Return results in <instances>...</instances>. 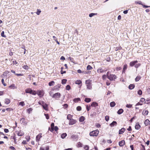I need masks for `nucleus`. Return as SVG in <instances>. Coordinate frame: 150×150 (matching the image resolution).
<instances>
[{
  "mask_svg": "<svg viewBox=\"0 0 150 150\" xmlns=\"http://www.w3.org/2000/svg\"><path fill=\"white\" fill-rule=\"evenodd\" d=\"M85 83L87 87V88L89 89H92L91 81L90 79H88L86 81Z\"/></svg>",
  "mask_w": 150,
  "mask_h": 150,
  "instance_id": "1",
  "label": "nucleus"
},
{
  "mask_svg": "<svg viewBox=\"0 0 150 150\" xmlns=\"http://www.w3.org/2000/svg\"><path fill=\"white\" fill-rule=\"evenodd\" d=\"M99 131L98 129L91 132L89 134L91 136H96L99 133Z\"/></svg>",
  "mask_w": 150,
  "mask_h": 150,
  "instance_id": "2",
  "label": "nucleus"
},
{
  "mask_svg": "<svg viewBox=\"0 0 150 150\" xmlns=\"http://www.w3.org/2000/svg\"><path fill=\"white\" fill-rule=\"evenodd\" d=\"M110 81L115 80L117 78L115 74H110L109 76H108V78Z\"/></svg>",
  "mask_w": 150,
  "mask_h": 150,
  "instance_id": "3",
  "label": "nucleus"
},
{
  "mask_svg": "<svg viewBox=\"0 0 150 150\" xmlns=\"http://www.w3.org/2000/svg\"><path fill=\"white\" fill-rule=\"evenodd\" d=\"M60 96L61 94L59 93H57L54 94L52 96V97L57 100L60 98Z\"/></svg>",
  "mask_w": 150,
  "mask_h": 150,
  "instance_id": "4",
  "label": "nucleus"
},
{
  "mask_svg": "<svg viewBox=\"0 0 150 150\" xmlns=\"http://www.w3.org/2000/svg\"><path fill=\"white\" fill-rule=\"evenodd\" d=\"M42 106L43 108L45 110H48V105L43 101H42Z\"/></svg>",
  "mask_w": 150,
  "mask_h": 150,
  "instance_id": "5",
  "label": "nucleus"
},
{
  "mask_svg": "<svg viewBox=\"0 0 150 150\" xmlns=\"http://www.w3.org/2000/svg\"><path fill=\"white\" fill-rule=\"evenodd\" d=\"M138 62L137 60H135L129 63V65L131 67H133L135 65V64Z\"/></svg>",
  "mask_w": 150,
  "mask_h": 150,
  "instance_id": "6",
  "label": "nucleus"
},
{
  "mask_svg": "<svg viewBox=\"0 0 150 150\" xmlns=\"http://www.w3.org/2000/svg\"><path fill=\"white\" fill-rule=\"evenodd\" d=\"M76 122V120H74L72 119L71 120H69V125H73L75 124Z\"/></svg>",
  "mask_w": 150,
  "mask_h": 150,
  "instance_id": "7",
  "label": "nucleus"
},
{
  "mask_svg": "<svg viewBox=\"0 0 150 150\" xmlns=\"http://www.w3.org/2000/svg\"><path fill=\"white\" fill-rule=\"evenodd\" d=\"M42 134H40L37 136L36 137V140L37 142H39L40 139L42 137Z\"/></svg>",
  "mask_w": 150,
  "mask_h": 150,
  "instance_id": "8",
  "label": "nucleus"
},
{
  "mask_svg": "<svg viewBox=\"0 0 150 150\" xmlns=\"http://www.w3.org/2000/svg\"><path fill=\"white\" fill-rule=\"evenodd\" d=\"M125 144V141L123 140L120 141L119 142V145L120 146H122Z\"/></svg>",
  "mask_w": 150,
  "mask_h": 150,
  "instance_id": "9",
  "label": "nucleus"
},
{
  "mask_svg": "<svg viewBox=\"0 0 150 150\" xmlns=\"http://www.w3.org/2000/svg\"><path fill=\"white\" fill-rule=\"evenodd\" d=\"M98 103L97 102H93V103H92L91 104V106L94 107H95L96 106H98Z\"/></svg>",
  "mask_w": 150,
  "mask_h": 150,
  "instance_id": "10",
  "label": "nucleus"
},
{
  "mask_svg": "<svg viewBox=\"0 0 150 150\" xmlns=\"http://www.w3.org/2000/svg\"><path fill=\"white\" fill-rule=\"evenodd\" d=\"M148 110H144L142 114L143 115H148Z\"/></svg>",
  "mask_w": 150,
  "mask_h": 150,
  "instance_id": "11",
  "label": "nucleus"
},
{
  "mask_svg": "<svg viewBox=\"0 0 150 150\" xmlns=\"http://www.w3.org/2000/svg\"><path fill=\"white\" fill-rule=\"evenodd\" d=\"M24 134L23 132L21 131H20L18 132L17 133V135L19 136H21L24 135Z\"/></svg>",
  "mask_w": 150,
  "mask_h": 150,
  "instance_id": "12",
  "label": "nucleus"
},
{
  "mask_svg": "<svg viewBox=\"0 0 150 150\" xmlns=\"http://www.w3.org/2000/svg\"><path fill=\"white\" fill-rule=\"evenodd\" d=\"M125 129L124 128H122L121 129L119 130V134H121L124 133L125 130Z\"/></svg>",
  "mask_w": 150,
  "mask_h": 150,
  "instance_id": "13",
  "label": "nucleus"
},
{
  "mask_svg": "<svg viewBox=\"0 0 150 150\" xmlns=\"http://www.w3.org/2000/svg\"><path fill=\"white\" fill-rule=\"evenodd\" d=\"M32 91H33L30 88L26 89L25 90V92L27 93H30V94L31 93Z\"/></svg>",
  "mask_w": 150,
  "mask_h": 150,
  "instance_id": "14",
  "label": "nucleus"
},
{
  "mask_svg": "<svg viewBox=\"0 0 150 150\" xmlns=\"http://www.w3.org/2000/svg\"><path fill=\"white\" fill-rule=\"evenodd\" d=\"M98 73H101L104 71V70L101 68H99L98 69L97 71Z\"/></svg>",
  "mask_w": 150,
  "mask_h": 150,
  "instance_id": "15",
  "label": "nucleus"
},
{
  "mask_svg": "<svg viewBox=\"0 0 150 150\" xmlns=\"http://www.w3.org/2000/svg\"><path fill=\"white\" fill-rule=\"evenodd\" d=\"M141 126L138 123H137L135 126V128L137 129H139L140 128Z\"/></svg>",
  "mask_w": 150,
  "mask_h": 150,
  "instance_id": "16",
  "label": "nucleus"
},
{
  "mask_svg": "<svg viewBox=\"0 0 150 150\" xmlns=\"http://www.w3.org/2000/svg\"><path fill=\"white\" fill-rule=\"evenodd\" d=\"M37 94L40 97H41V96H43V92H42L41 91H38L37 93Z\"/></svg>",
  "mask_w": 150,
  "mask_h": 150,
  "instance_id": "17",
  "label": "nucleus"
},
{
  "mask_svg": "<svg viewBox=\"0 0 150 150\" xmlns=\"http://www.w3.org/2000/svg\"><path fill=\"white\" fill-rule=\"evenodd\" d=\"M135 87V85L133 84H130L128 87L130 89H133Z\"/></svg>",
  "mask_w": 150,
  "mask_h": 150,
  "instance_id": "18",
  "label": "nucleus"
},
{
  "mask_svg": "<svg viewBox=\"0 0 150 150\" xmlns=\"http://www.w3.org/2000/svg\"><path fill=\"white\" fill-rule=\"evenodd\" d=\"M117 124V123L115 121H113L110 124V125L111 127H112L114 126V125L116 126Z\"/></svg>",
  "mask_w": 150,
  "mask_h": 150,
  "instance_id": "19",
  "label": "nucleus"
},
{
  "mask_svg": "<svg viewBox=\"0 0 150 150\" xmlns=\"http://www.w3.org/2000/svg\"><path fill=\"white\" fill-rule=\"evenodd\" d=\"M51 129L50 130V131L51 132H52L54 130V123H52L51 125Z\"/></svg>",
  "mask_w": 150,
  "mask_h": 150,
  "instance_id": "20",
  "label": "nucleus"
},
{
  "mask_svg": "<svg viewBox=\"0 0 150 150\" xmlns=\"http://www.w3.org/2000/svg\"><path fill=\"white\" fill-rule=\"evenodd\" d=\"M123 112V110L122 109H120L117 112V113L118 114H121Z\"/></svg>",
  "mask_w": 150,
  "mask_h": 150,
  "instance_id": "21",
  "label": "nucleus"
},
{
  "mask_svg": "<svg viewBox=\"0 0 150 150\" xmlns=\"http://www.w3.org/2000/svg\"><path fill=\"white\" fill-rule=\"evenodd\" d=\"M127 64H125L124 67L123 68V69L122 71V73H125V70L127 69Z\"/></svg>",
  "mask_w": 150,
  "mask_h": 150,
  "instance_id": "22",
  "label": "nucleus"
},
{
  "mask_svg": "<svg viewBox=\"0 0 150 150\" xmlns=\"http://www.w3.org/2000/svg\"><path fill=\"white\" fill-rule=\"evenodd\" d=\"M10 102V100L8 99V98H6L5 99V103L7 104H9Z\"/></svg>",
  "mask_w": 150,
  "mask_h": 150,
  "instance_id": "23",
  "label": "nucleus"
},
{
  "mask_svg": "<svg viewBox=\"0 0 150 150\" xmlns=\"http://www.w3.org/2000/svg\"><path fill=\"white\" fill-rule=\"evenodd\" d=\"M85 118L83 116H81L79 118V121L80 122H83Z\"/></svg>",
  "mask_w": 150,
  "mask_h": 150,
  "instance_id": "24",
  "label": "nucleus"
},
{
  "mask_svg": "<svg viewBox=\"0 0 150 150\" xmlns=\"http://www.w3.org/2000/svg\"><path fill=\"white\" fill-rule=\"evenodd\" d=\"M91 98H85L84 101L87 103H89L91 101Z\"/></svg>",
  "mask_w": 150,
  "mask_h": 150,
  "instance_id": "25",
  "label": "nucleus"
},
{
  "mask_svg": "<svg viewBox=\"0 0 150 150\" xmlns=\"http://www.w3.org/2000/svg\"><path fill=\"white\" fill-rule=\"evenodd\" d=\"M149 122V120L148 119H146L145 121L144 122V124L146 126H147L148 125Z\"/></svg>",
  "mask_w": 150,
  "mask_h": 150,
  "instance_id": "26",
  "label": "nucleus"
},
{
  "mask_svg": "<svg viewBox=\"0 0 150 150\" xmlns=\"http://www.w3.org/2000/svg\"><path fill=\"white\" fill-rule=\"evenodd\" d=\"M115 105V103L114 101L111 102L110 103V105L111 107H113Z\"/></svg>",
  "mask_w": 150,
  "mask_h": 150,
  "instance_id": "27",
  "label": "nucleus"
},
{
  "mask_svg": "<svg viewBox=\"0 0 150 150\" xmlns=\"http://www.w3.org/2000/svg\"><path fill=\"white\" fill-rule=\"evenodd\" d=\"M80 100V99L79 98H75L73 100L74 101L75 103H76Z\"/></svg>",
  "mask_w": 150,
  "mask_h": 150,
  "instance_id": "28",
  "label": "nucleus"
},
{
  "mask_svg": "<svg viewBox=\"0 0 150 150\" xmlns=\"http://www.w3.org/2000/svg\"><path fill=\"white\" fill-rule=\"evenodd\" d=\"M141 77L140 76H138L135 79L136 81H138L141 78Z\"/></svg>",
  "mask_w": 150,
  "mask_h": 150,
  "instance_id": "29",
  "label": "nucleus"
},
{
  "mask_svg": "<svg viewBox=\"0 0 150 150\" xmlns=\"http://www.w3.org/2000/svg\"><path fill=\"white\" fill-rule=\"evenodd\" d=\"M67 136V134L66 133H63L61 135V137L62 139L64 138Z\"/></svg>",
  "mask_w": 150,
  "mask_h": 150,
  "instance_id": "30",
  "label": "nucleus"
},
{
  "mask_svg": "<svg viewBox=\"0 0 150 150\" xmlns=\"http://www.w3.org/2000/svg\"><path fill=\"white\" fill-rule=\"evenodd\" d=\"M54 82L53 81H52L49 83L48 85L50 86H51L54 85Z\"/></svg>",
  "mask_w": 150,
  "mask_h": 150,
  "instance_id": "31",
  "label": "nucleus"
},
{
  "mask_svg": "<svg viewBox=\"0 0 150 150\" xmlns=\"http://www.w3.org/2000/svg\"><path fill=\"white\" fill-rule=\"evenodd\" d=\"M9 87L13 89L16 88V87L15 86V84H12L11 85L9 86Z\"/></svg>",
  "mask_w": 150,
  "mask_h": 150,
  "instance_id": "32",
  "label": "nucleus"
},
{
  "mask_svg": "<svg viewBox=\"0 0 150 150\" xmlns=\"http://www.w3.org/2000/svg\"><path fill=\"white\" fill-rule=\"evenodd\" d=\"M97 15L96 13H91L89 14V16L90 17H91L94 16L96 15Z\"/></svg>",
  "mask_w": 150,
  "mask_h": 150,
  "instance_id": "33",
  "label": "nucleus"
},
{
  "mask_svg": "<svg viewBox=\"0 0 150 150\" xmlns=\"http://www.w3.org/2000/svg\"><path fill=\"white\" fill-rule=\"evenodd\" d=\"M76 84H80L81 83V81L79 80H77L75 82Z\"/></svg>",
  "mask_w": 150,
  "mask_h": 150,
  "instance_id": "34",
  "label": "nucleus"
},
{
  "mask_svg": "<svg viewBox=\"0 0 150 150\" xmlns=\"http://www.w3.org/2000/svg\"><path fill=\"white\" fill-rule=\"evenodd\" d=\"M22 67L25 69L28 70L29 68L28 67L27 65H23Z\"/></svg>",
  "mask_w": 150,
  "mask_h": 150,
  "instance_id": "35",
  "label": "nucleus"
},
{
  "mask_svg": "<svg viewBox=\"0 0 150 150\" xmlns=\"http://www.w3.org/2000/svg\"><path fill=\"white\" fill-rule=\"evenodd\" d=\"M67 81V80L66 79H63L62 81V84H65Z\"/></svg>",
  "mask_w": 150,
  "mask_h": 150,
  "instance_id": "36",
  "label": "nucleus"
},
{
  "mask_svg": "<svg viewBox=\"0 0 150 150\" xmlns=\"http://www.w3.org/2000/svg\"><path fill=\"white\" fill-rule=\"evenodd\" d=\"M92 67L90 65H88L87 67V70H90L92 69Z\"/></svg>",
  "mask_w": 150,
  "mask_h": 150,
  "instance_id": "37",
  "label": "nucleus"
},
{
  "mask_svg": "<svg viewBox=\"0 0 150 150\" xmlns=\"http://www.w3.org/2000/svg\"><path fill=\"white\" fill-rule=\"evenodd\" d=\"M71 118H72V116L71 115L69 114L67 115V119H68V120H71L72 119H71Z\"/></svg>",
  "mask_w": 150,
  "mask_h": 150,
  "instance_id": "38",
  "label": "nucleus"
},
{
  "mask_svg": "<svg viewBox=\"0 0 150 150\" xmlns=\"http://www.w3.org/2000/svg\"><path fill=\"white\" fill-rule=\"evenodd\" d=\"M33 110L32 108H30L27 109V112L28 113H30V111H31Z\"/></svg>",
  "mask_w": 150,
  "mask_h": 150,
  "instance_id": "39",
  "label": "nucleus"
},
{
  "mask_svg": "<svg viewBox=\"0 0 150 150\" xmlns=\"http://www.w3.org/2000/svg\"><path fill=\"white\" fill-rule=\"evenodd\" d=\"M138 94L139 95H141L142 94V91L141 90H139L137 92Z\"/></svg>",
  "mask_w": 150,
  "mask_h": 150,
  "instance_id": "40",
  "label": "nucleus"
},
{
  "mask_svg": "<svg viewBox=\"0 0 150 150\" xmlns=\"http://www.w3.org/2000/svg\"><path fill=\"white\" fill-rule=\"evenodd\" d=\"M109 119V117L108 116L106 115L105 117V119L106 121H108Z\"/></svg>",
  "mask_w": 150,
  "mask_h": 150,
  "instance_id": "41",
  "label": "nucleus"
},
{
  "mask_svg": "<svg viewBox=\"0 0 150 150\" xmlns=\"http://www.w3.org/2000/svg\"><path fill=\"white\" fill-rule=\"evenodd\" d=\"M19 105L23 106L25 105V103L23 101H22L19 103Z\"/></svg>",
  "mask_w": 150,
  "mask_h": 150,
  "instance_id": "42",
  "label": "nucleus"
},
{
  "mask_svg": "<svg viewBox=\"0 0 150 150\" xmlns=\"http://www.w3.org/2000/svg\"><path fill=\"white\" fill-rule=\"evenodd\" d=\"M89 147L88 145H86L84 147V149L85 150H89Z\"/></svg>",
  "mask_w": 150,
  "mask_h": 150,
  "instance_id": "43",
  "label": "nucleus"
},
{
  "mask_svg": "<svg viewBox=\"0 0 150 150\" xmlns=\"http://www.w3.org/2000/svg\"><path fill=\"white\" fill-rule=\"evenodd\" d=\"M76 110L77 111H80L81 110V107L80 106H78L76 108Z\"/></svg>",
  "mask_w": 150,
  "mask_h": 150,
  "instance_id": "44",
  "label": "nucleus"
},
{
  "mask_svg": "<svg viewBox=\"0 0 150 150\" xmlns=\"http://www.w3.org/2000/svg\"><path fill=\"white\" fill-rule=\"evenodd\" d=\"M71 88L70 86L69 85H67L66 86V89L67 90H69Z\"/></svg>",
  "mask_w": 150,
  "mask_h": 150,
  "instance_id": "45",
  "label": "nucleus"
},
{
  "mask_svg": "<svg viewBox=\"0 0 150 150\" xmlns=\"http://www.w3.org/2000/svg\"><path fill=\"white\" fill-rule=\"evenodd\" d=\"M41 11L40 10L37 9V12H36V14L38 15H39L40 14V13H41Z\"/></svg>",
  "mask_w": 150,
  "mask_h": 150,
  "instance_id": "46",
  "label": "nucleus"
},
{
  "mask_svg": "<svg viewBox=\"0 0 150 150\" xmlns=\"http://www.w3.org/2000/svg\"><path fill=\"white\" fill-rule=\"evenodd\" d=\"M4 31H2V32L1 33V36L2 37H6V36L4 34Z\"/></svg>",
  "mask_w": 150,
  "mask_h": 150,
  "instance_id": "47",
  "label": "nucleus"
},
{
  "mask_svg": "<svg viewBox=\"0 0 150 150\" xmlns=\"http://www.w3.org/2000/svg\"><path fill=\"white\" fill-rule=\"evenodd\" d=\"M78 146L79 147H82V144L80 142H78L77 143Z\"/></svg>",
  "mask_w": 150,
  "mask_h": 150,
  "instance_id": "48",
  "label": "nucleus"
},
{
  "mask_svg": "<svg viewBox=\"0 0 150 150\" xmlns=\"http://www.w3.org/2000/svg\"><path fill=\"white\" fill-rule=\"evenodd\" d=\"M132 105L131 104H127L126 106L128 108H131L132 107Z\"/></svg>",
  "mask_w": 150,
  "mask_h": 150,
  "instance_id": "49",
  "label": "nucleus"
},
{
  "mask_svg": "<svg viewBox=\"0 0 150 150\" xmlns=\"http://www.w3.org/2000/svg\"><path fill=\"white\" fill-rule=\"evenodd\" d=\"M140 66V64L139 63V64H136L135 65V68H137L139 67Z\"/></svg>",
  "mask_w": 150,
  "mask_h": 150,
  "instance_id": "50",
  "label": "nucleus"
},
{
  "mask_svg": "<svg viewBox=\"0 0 150 150\" xmlns=\"http://www.w3.org/2000/svg\"><path fill=\"white\" fill-rule=\"evenodd\" d=\"M25 138L27 139V140L28 142L29 141L30 139V137L28 136H26L25 137Z\"/></svg>",
  "mask_w": 150,
  "mask_h": 150,
  "instance_id": "51",
  "label": "nucleus"
},
{
  "mask_svg": "<svg viewBox=\"0 0 150 150\" xmlns=\"http://www.w3.org/2000/svg\"><path fill=\"white\" fill-rule=\"evenodd\" d=\"M106 76L105 75H103L102 76V79L103 80H105L106 79Z\"/></svg>",
  "mask_w": 150,
  "mask_h": 150,
  "instance_id": "52",
  "label": "nucleus"
},
{
  "mask_svg": "<svg viewBox=\"0 0 150 150\" xmlns=\"http://www.w3.org/2000/svg\"><path fill=\"white\" fill-rule=\"evenodd\" d=\"M58 129V128L57 127L55 126L54 127V130L55 131H57Z\"/></svg>",
  "mask_w": 150,
  "mask_h": 150,
  "instance_id": "53",
  "label": "nucleus"
},
{
  "mask_svg": "<svg viewBox=\"0 0 150 150\" xmlns=\"http://www.w3.org/2000/svg\"><path fill=\"white\" fill-rule=\"evenodd\" d=\"M121 69V68L120 67H117L116 68V69L117 71H118L120 70Z\"/></svg>",
  "mask_w": 150,
  "mask_h": 150,
  "instance_id": "54",
  "label": "nucleus"
},
{
  "mask_svg": "<svg viewBox=\"0 0 150 150\" xmlns=\"http://www.w3.org/2000/svg\"><path fill=\"white\" fill-rule=\"evenodd\" d=\"M1 82H2V83L3 84V85L4 86H6V84L4 82V79H2V80H1Z\"/></svg>",
  "mask_w": 150,
  "mask_h": 150,
  "instance_id": "55",
  "label": "nucleus"
},
{
  "mask_svg": "<svg viewBox=\"0 0 150 150\" xmlns=\"http://www.w3.org/2000/svg\"><path fill=\"white\" fill-rule=\"evenodd\" d=\"M142 148H141V150H145V146L144 145L142 144Z\"/></svg>",
  "mask_w": 150,
  "mask_h": 150,
  "instance_id": "56",
  "label": "nucleus"
},
{
  "mask_svg": "<svg viewBox=\"0 0 150 150\" xmlns=\"http://www.w3.org/2000/svg\"><path fill=\"white\" fill-rule=\"evenodd\" d=\"M145 99L144 98H141V99L140 100V102H142L144 101H145Z\"/></svg>",
  "mask_w": 150,
  "mask_h": 150,
  "instance_id": "57",
  "label": "nucleus"
},
{
  "mask_svg": "<svg viewBox=\"0 0 150 150\" xmlns=\"http://www.w3.org/2000/svg\"><path fill=\"white\" fill-rule=\"evenodd\" d=\"M45 116L46 118L47 119H49V117L48 115V114H45Z\"/></svg>",
  "mask_w": 150,
  "mask_h": 150,
  "instance_id": "58",
  "label": "nucleus"
},
{
  "mask_svg": "<svg viewBox=\"0 0 150 150\" xmlns=\"http://www.w3.org/2000/svg\"><path fill=\"white\" fill-rule=\"evenodd\" d=\"M86 108L87 111H89L90 110V106H88V105H87L86 106Z\"/></svg>",
  "mask_w": 150,
  "mask_h": 150,
  "instance_id": "59",
  "label": "nucleus"
},
{
  "mask_svg": "<svg viewBox=\"0 0 150 150\" xmlns=\"http://www.w3.org/2000/svg\"><path fill=\"white\" fill-rule=\"evenodd\" d=\"M136 118V116H134L130 120V121L131 122H132V121L134 119Z\"/></svg>",
  "mask_w": 150,
  "mask_h": 150,
  "instance_id": "60",
  "label": "nucleus"
},
{
  "mask_svg": "<svg viewBox=\"0 0 150 150\" xmlns=\"http://www.w3.org/2000/svg\"><path fill=\"white\" fill-rule=\"evenodd\" d=\"M9 148L11 150H15L16 149L13 146H11L9 147Z\"/></svg>",
  "mask_w": 150,
  "mask_h": 150,
  "instance_id": "61",
  "label": "nucleus"
},
{
  "mask_svg": "<svg viewBox=\"0 0 150 150\" xmlns=\"http://www.w3.org/2000/svg\"><path fill=\"white\" fill-rule=\"evenodd\" d=\"M4 131L5 133H7L9 132V130H8V129H4Z\"/></svg>",
  "mask_w": 150,
  "mask_h": 150,
  "instance_id": "62",
  "label": "nucleus"
},
{
  "mask_svg": "<svg viewBox=\"0 0 150 150\" xmlns=\"http://www.w3.org/2000/svg\"><path fill=\"white\" fill-rule=\"evenodd\" d=\"M96 126L98 128H99L100 127V125L98 123H97L96 125Z\"/></svg>",
  "mask_w": 150,
  "mask_h": 150,
  "instance_id": "63",
  "label": "nucleus"
},
{
  "mask_svg": "<svg viewBox=\"0 0 150 150\" xmlns=\"http://www.w3.org/2000/svg\"><path fill=\"white\" fill-rule=\"evenodd\" d=\"M63 106L65 108H67L68 107V105L67 104H65L63 105Z\"/></svg>",
  "mask_w": 150,
  "mask_h": 150,
  "instance_id": "64",
  "label": "nucleus"
}]
</instances>
